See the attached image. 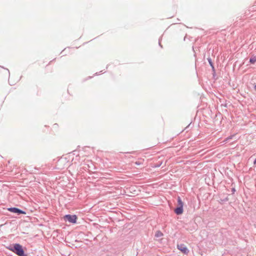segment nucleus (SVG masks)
I'll return each instance as SVG.
<instances>
[{"label": "nucleus", "mask_w": 256, "mask_h": 256, "mask_svg": "<svg viewBox=\"0 0 256 256\" xmlns=\"http://www.w3.org/2000/svg\"><path fill=\"white\" fill-rule=\"evenodd\" d=\"M7 248L17 254L18 256H28L27 254H25L22 246L19 244H10L7 247Z\"/></svg>", "instance_id": "1"}, {"label": "nucleus", "mask_w": 256, "mask_h": 256, "mask_svg": "<svg viewBox=\"0 0 256 256\" xmlns=\"http://www.w3.org/2000/svg\"><path fill=\"white\" fill-rule=\"evenodd\" d=\"M183 206H184L183 202H182L180 198V196H178V206L174 210V212L176 214L180 215V214H182Z\"/></svg>", "instance_id": "2"}, {"label": "nucleus", "mask_w": 256, "mask_h": 256, "mask_svg": "<svg viewBox=\"0 0 256 256\" xmlns=\"http://www.w3.org/2000/svg\"><path fill=\"white\" fill-rule=\"evenodd\" d=\"M64 219L70 222L76 224V222L77 216L76 215L66 214L64 216Z\"/></svg>", "instance_id": "3"}, {"label": "nucleus", "mask_w": 256, "mask_h": 256, "mask_svg": "<svg viewBox=\"0 0 256 256\" xmlns=\"http://www.w3.org/2000/svg\"><path fill=\"white\" fill-rule=\"evenodd\" d=\"M8 210L9 212L16 214L18 215H20V214H26V212H24L22 210H20L17 208H14H14H8Z\"/></svg>", "instance_id": "4"}, {"label": "nucleus", "mask_w": 256, "mask_h": 256, "mask_svg": "<svg viewBox=\"0 0 256 256\" xmlns=\"http://www.w3.org/2000/svg\"><path fill=\"white\" fill-rule=\"evenodd\" d=\"M177 248L180 250L184 254H187L189 252V250L186 246L184 244H178Z\"/></svg>", "instance_id": "5"}, {"label": "nucleus", "mask_w": 256, "mask_h": 256, "mask_svg": "<svg viewBox=\"0 0 256 256\" xmlns=\"http://www.w3.org/2000/svg\"><path fill=\"white\" fill-rule=\"evenodd\" d=\"M162 236L163 234L160 230L156 231L155 234V236L156 238H160Z\"/></svg>", "instance_id": "6"}, {"label": "nucleus", "mask_w": 256, "mask_h": 256, "mask_svg": "<svg viewBox=\"0 0 256 256\" xmlns=\"http://www.w3.org/2000/svg\"><path fill=\"white\" fill-rule=\"evenodd\" d=\"M250 62L251 64H254L256 62V56L250 58Z\"/></svg>", "instance_id": "7"}, {"label": "nucleus", "mask_w": 256, "mask_h": 256, "mask_svg": "<svg viewBox=\"0 0 256 256\" xmlns=\"http://www.w3.org/2000/svg\"><path fill=\"white\" fill-rule=\"evenodd\" d=\"M208 63L210 64V66L212 67V68H214V66H213V63L212 62V60L211 58H208Z\"/></svg>", "instance_id": "8"}, {"label": "nucleus", "mask_w": 256, "mask_h": 256, "mask_svg": "<svg viewBox=\"0 0 256 256\" xmlns=\"http://www.w3.org/2000/svg\"><path fill=\"white\" fill-rule=\"evenodd\" d=\"M232 194H234V192H236V190H235V188H232Z\"/></svg>", "instance_id": "9"}, {"label": "nucleus", "mask_w": 256, "mask_h": 256, "mask_svg": "<svg viewBox=\"0 0 256 256\" xmlns=\"http://www.w3.org/2000/svg\"><path fill=\"white\" fill-rule=\"evenodd\" d=\"M159 45L162 48V46L160 44V40H159Z\"/></svg>", "instance_id": "10"}, {"label": "nucleus", "mask_w": 256, "mask_h": 256, "mask_svg": "<svg viewBox=\"0 0 256 256\" xmlns=\"http://www.w3.org/2000/svg\"><path fill=\"white\" fill-rule=\"evenodd\" d=\"M254 89L256 91V84H255L254 86Z\"/></svg>", "instance_id": "11"}, {"label": "nucleus", "mask_w": 256, "mask_h": 256, "mask_svg": "<svg viewBox=\"0 0 256 256\" xmlns=\"http://www.w3.org/2000/svg\"><path fill=\"white\" fill-rule=\"evenodd\" d=\"M254 164L256 166V160H254Z\"/></svg>", "instance_id": "12"}, {"label": "nucleus", "mask_w": 256, "mask_h": 256, "mask_svg": "<svg viewBox=\"0 0 256 256\" xmlns=\"http://www.w3.org/2000/svg\"><path fill=\"white\" fill-rule=\"evenodd\" d=\"M136 164H138V163L137 162H136Z\"/></svg>", "instance_id": "13"}]
</instances>
